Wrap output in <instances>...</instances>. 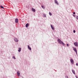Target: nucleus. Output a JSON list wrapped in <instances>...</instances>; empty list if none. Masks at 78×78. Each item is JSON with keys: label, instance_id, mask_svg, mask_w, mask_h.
Wrapping results in <instances>:
<instances>
[{"label": "nucleus", "instance_id": "1", "mask_svg": "<svg viewBox=\"0 0 78 78\" xmlns=\"http://www.w3.org/2000/svg\"><path fill=\"white\" fill-rule=\"evenodd\" d=\"M58 43L59 44H62V41H61V39H58Z\"/></svg>", "mask_w": 78, "mask_h": 78}, {"label": "nucleus", "instance_id": "2", "mask_svg": "<svg viewBox=\"0 0 78 78\" xmlns=\"http://www.w3.org/2000/svg\"><path fill=\"white\" fill-rule=\"evenodd\" d=\"M14 40V41H15L16 42H19V40L17 38H15Z\"/></svg>", "mask_w": 78, "mask_h": 78}, {"label": "nucleus", "instance_id": "3", "mask_svg": "<svg viewBox=\"0 0 78 78\" xmlns=\"http://www.w3.org/2000/svg\"><path fill=\"white\" fill-rule=\"evenodd\" d=\"M17 75L18 76H20V71H18L17 72Z\"/></svg>", "mask_w": 78, "mask_h": 78}, {"label": "nucleus", "instance_id": "4", "mask_svg": "<svg viewBox=\"0 0 78 78\" xmlns=\"http://www.w3.org/2000/svg\"><path fill=\"white\" fill-rule=\"evenodd\" d=\"M18 22H19V20H18V19L17 18H16L15 20V23H18Z\"/></svg>", "mask_w": 78, "mask_h": 78}, {"label": "nucleus", "instance_id": "5", "mask_svg": "<svg viewBox=\"0 0 78 78\" xmlns=\"http://www.w3.org/2000/svg\"><path fill=\"white\" fill-rule=\"evenodd\" d=\"M70 61L71 62V63L72 64H73V62H74V61H73V59H70Z\"/></svg>", "mask_w": 78, "mask_h": 78}, {"label": "nucleus", "instance_id": "6", "mask_svg": "<svg viewBox=\"0 0 78 78\" xmlns=\"http://www.w3.org/2000/svg\"><path fill=\"white\" fill-rule=\"evenodd\" d=\"M54 2L55 4H57V5H59V4L58 3V1L56 0H55L54 1Z\"/></svg>", "mask_w": 78, "mask_h": 78}, {"label": "nucleus", "instance_id": "7", "mask_svg": "<svg viewBox=\"0 0 78 78\" xmlns=\"http://www.w3.org/2000/svg\"><path fill=\"white\" fill-rule=\"evenodd\" d=\"M51 29H52L53 30H55V27H53L52 25L51 24Z\"/></svg>", "mask_w": 78, "mask_h": 78}, {"label": "nucleus", "instance_id": "8", "mask_svg": "<svg viewBox=\"0 0 78 78\" xmlns=\"http://www.w3.org/2000/svg\"><path fill=\"white\" fill-rule=\"evenodd\" d=\"M74 44L75 45V46H76V47H78V44L76 42H75L74 43Z\"/></svg>", "mask_w": 78, "mask_h": 78}, {"label": "nucleus", "instance_id": "9", "mask_svg": "<svg viewBox=\"0 0 78 78\" xmlns=\"http://www.w3.org/2000/svg\"><path fill=\"white\" fill-rule=\"evenodd\" d=\"M32 11H33V12H35V11H36V10H35V9L32 8Z\"/></svg>", "mask_w": 78, "mask_h": 78}, {"label": "nucleus", "instance_id": "10", "mask_svg": "<svg viewBox=\"0 0 78 78\" xmlns=\"http://www.w3.org/2000/svg\"><path fill=\"white\" fill-rule=\"evenodd\" d=\"M72 72L74 74V75H75L76 73H75V70H73V69H72Z\"/></svg>", "mask_w": 78, "mask_h": 78}, {"label": "nucleus", "instance_id": "11", "mask_svg": "<svg viewBox=\"0 0 78 78\" xmlns=\"http://www.w3.org/2000/svg\"><path fill=\"white\" fill-rule=\"evenodd\" d=\"M73 50L74 51L76 52L77 51V50H76V48H73Z\"/></svg>", "mask_w": 78, "mask_h": 78}, {"label": "nucleus", "instance_id": "12", "mask_svg": "<svg viewBox=\"0 0 78 78\" xmlns=\"http://www.w3.org/2000/svg\"><path fill=\"white\" fill-rule=\"evenodd\" d=\"M28 49H29V50H31V48H30V46H29V45H28Z\"/></svg>", "mask_w": 78, "mask_h": 78}, {"label": "nucleus", "instance_id": "13", "mask_svg": "<svg viewBox=\"0 0 78 78\" xmlns=\"http://www.w3.org/2000/svg\"><path fill=\"white\" fill-rule=\"evenodd\" d=\"M28 25H29V24L28 23L26 24V28H27Z\"/></svg>", "mask_w": 78, "mask_h": 78}, {"label": "nucleus", "instance_id": "14", "mask_svg": "<svg viewBox=\"0 0 78 78\" xmlns=\"http://www.w3.org/2000/svg\"><path fill=\"white\" fill-rule=\"evenodd\" d=\"M19 50H18L19 52H20V51H21V48H19Z\"/></svg>", "mask_w": 78, "mask_h": 78}, {"label": "nucleus", "instance_id": "15", "mask_svg": "<svg viewBox=\"0 0 78 78\" xmlns=\"http://www.w3.org/2000/svg\"><path fill=\"white\" fill-rule=\"evenodd\" d=\"M62 44L63 45V46H65V44L64 42H63L62 41Z\"/></svg>", "mask_w": 78, "mask_h": 78}, {"label": "nucleus", "instance_id": "16", "mask_svg": "<svg viewBox=\"0 0 78 78\" xmlns=\"http://www.w3.org/2000/svg\"><path fill=\"white\" fill-rule=\"evenodd\" d=\"M41 7L42 8H43V9H45V7H44V6L43 5L41 6Z\"/></svg>", "mask_w": 78, "mask_h": 78}, {"label": "nucleus", "instance_id": "17", "mask_svg": "<svg viewBox=\"0 0 78 78\" xmlns=\"http://www.w3.org/2000/svg\"><path fill=\"white\" fill-rule=\"evenodd\" d=\"M0 7L1 8H2V9H4V7H3V6H2V5H1Z\"/></svg>", "mask_w": 78, "mask_h": 78}, {"label": "nucleus", "instance_id": "18", "mask_svg": "<svg viewBox=\"0 0 78 78\" xmlns=\"http://www.w3.org/2000/svg\"><path fill=\"white\" fill-rule=\"evenodd\" d=\"M12 58L14 59H16V57H15V56H13L12 57Z\"/></svg>", "mask_w": 78, "mask_h": 78}, {"label": "nucleus", "instance_id": "19", "mask_svg": "<svg viewBox=\"0 0 78 78\" xmlns=\"http://www.w3.org/2000/svg\"><path fill=\"white\" fill-rule=\"evenodd\" d=\"M49 14L50 16H51V15H52L51 13L49 12Z\"/></svg>", "mask_w": 78, "mask_h": 78}, {"label": "nucleus", "instance_id": "20", "mask_svg": "<svg viewBox=\"0 0 78 78\" xmlns=\"http://www.w3.org/2000/svg\"><path fill=\"white\" fill-rule=\"evenodd\" d=\"M65 77H66V78H69V77L67 76H65Z\"/></svg>", "mask_w": 78, "mask_h": 78}, {"label": "nucleus", "instance_id": "21", "mask_svg": "<svg viewBox=\"0 0 78 78\" xmlns=\"http://www.w3.org/2000/svg\"><path fill=\"white\" fill-rule=\"evenodd\" d=\"M73 17H76V16L75 15H73Z\"/></svg>", "mask_w": 78, "mask_h": 78}, {"label": "nucleus", "instance_id": "22", "mask_svg": "<svg viewBox=\"0 0 78 78\" xmlns=\"http://www.w3.org/2000/svg\"><path fill=\"white\" fill-rule=\"evenodd\" d=\"M73 33H75L76 32V31H75V30H73Z\"/></svg>", "mask_w": 78, "mask_h": 78}, {"label": "nucleus", "instance_id": "23", "mask_svg": "<svg viewBox=\"0 0 78 78\" xmlns=\"http://www.w3.org/2000/svg\"><path fill=\"white\" fill-rule=\"evenodd\" d=\"M66 45H67V46H69V44H66Z\"/></svg>", "mask_w": 78, "mask_h": 78}, {"label": "nucleus", "instance_id": "24", "mask_svg": "<svg viewBox=\"0 0 78 78\" xmlns=\"http://www.w3.org/2000/svg\"><path fill=\"white\" fill-rule=\"evenodd\" d=\"M76 76V78H78V77H77V76Z\"/></svg>", "mask_w": 78, "mask_h": 78}, {"label": "nucleus", "instance_id": "25", "mask_svg": "<svg viewBox=\"0 0 78 78\" xmlns=\"http://www.w3.org/2000/svg\"><path fill=\"white\" fill-rule=\"evenodd\" d=\"M73 14H75V12H73Z\"/></svg>", "mask_w": 78, "mask_h": 78}, {"label": "nucleus", "instance_id": "26", "mask_svg": "<svg viewBox=\"0 0 78 78\" xmlns=\"http://www.w3.org/2000/svg\"><path fill=\"white\" fill-rule=\"evenodd\" d=\"M78 64L76 63V66H78Z\"/></svg>", "mask_w": 78, "mask_h": 78}, {"label": "nucleus", "instance_id": "27", "mask_svg": "<svg viewBox=\"0 0 78 78\" xmlns=\"http://www.w3.org/2000/svg\"><path fill=\"white\" fill-rule=\"evenodd\" d=\"M44 17H46V15H44L43 16Z\"/></svg>", "mask_w": 78, "mask_h": 78}, {"label": "nucleus", "instance_id": "28", "mask_svg": "<svg viewBox=\"0 0 78 78\" xmlns=\"http://www.w3.org/2000/svg\"><path fill=\"white\" fill-rule=\"evenodd\" d=\"M76 55H77V52H76Z\"/></svg>", "mask_w": 78, "mask_h": 78}, {"label": "nucleus", "instance_id": "29", "mask_svg": "<svg viewBox=\"0 0 78 78\" xmlns=\"http://www.w3.org/2000/svg\"><path fill=\"white\" fill-rule=\"evenodd\" d=\"M22 78H23V76H22Z\"/></svg>", "mask_w": 78, "mask_h": 78}]
</instances>
